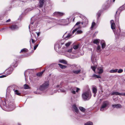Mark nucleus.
Instances as JSON below:
<instances>
[{"label":"nucleus","instance_id":"f257e3e1","mask_svg":"<svg viewBox=\"0 0 125 125\" xmlns=\"http://www.w3.org/2000/svg\"><path fill=\"white\" fill-rule=\"evenodd\" d=\"M125 9V6L123 5L122 6L120 7L117 10L116 12V15L115 16V21L117 20L118 21V19L117 17H119V15L120 12L123 10Z\"/></svg>","mask_w":125,"mask_h":125},{"label":"nucleus","instance_id":"f03ea898","mask_svg":"<svg viewBox=\"0 0 125 125\" xmlns=\"http://www.w3.org/2000/svg\"><path fill=\"white\" fill-rule=\"evenodd\" d=\"M82 96L83 99L85 100H89L91 97L90 93L88 92L83 93L82 94Z\"/></svg>","mask_w":125,"mask_h":125},{"label":"nucleus","instance_id":"7ed1b4c3","mask_svg":"<svg viewBox=\"0 0 125 125\" xmlns=\"http://www.w3.org/2000/svg\"><path fill=\"white\" fill-rule=\"evenodd\" d=\"M49 85V81L45 82L42 85L40 86L39 87L40 89L41 90H43L47 88Z\"/></svg>","mask_w":125,"mask_h":125},{"label":"nucleus","instance_id":"20e7f679","mask_svg":"<svg viewBox=\"0 0 125 125\" xmlns=\"http://www.w3.org/2000/svg\"><path fill=\"white\" fill-rule=\"evenodd\" d=\"M109 104V102L107 101H106L104 102L102 105L100 110L102 111L104 110L103 109L105 108Z\"/></svg>","mask_w":125,"mask_h":125},{"label":"nucleus","instance_id":"39448f33","mask_svg":"<svg viewBox=\"0 0 125 125\" xmlns=\"http://www.w3.org/2000/svg\"><path fill=\"white\" fill-rule=\"evenodd\" d=\"M13 70V69L11 67L9 68L6 70L4 74L7 76L11 74Z\"/></svg>","mask_w":125,"mask_h":125},{"label":"nucleus","instance_id":"423d86ee","mask_svg":"<svg viewBox=\"0 0 125 125\" xmlns=\"http://www.w3.org/2000/svg\"><path fill=\"white\" fill-rule=\"evenodd\" d=\"M9 28L12 31H14L18 29L19 27L16 24H12L9 26Z\"/></svg>","mask_w":125,"mask_h":125},{"label":"nucleus","instance_id":"0eeeda50","mask_svg":"<svg viewBox=\"0 0 125 125\" xmlns=\"http://www.w3.org/2000/svg\"><path fill=\"white\" fill-rule=\"evenodd\" d=\"M111 23V27L112 30L115 29V25L114 22V21L113 20H111L110 21Z\"/></svg>","mask_w":125,"mask_h":125},{"label":"nucleus","instance_id":"6e6552de","mask_svg":"<svg viewBox=\"0 0 125 125\" xmlns=\"http://www.w3.org/2000/svg\"><path fill=\"white\" fill-rule=\"evenodd\" d=\"M112 106L113 108H121L122 107V105L120 104H113Z\"/></svg>","mask_w":125,"mask_h":125},{"label":"nucleus","instance_id":"1a4fd4ad","mask_svg":"<svg viewBox=\"0 0 125 125\" xmlns=\"http://www.w3.org/2000/svg\"><path fill=\"white\" fill-rule=\"evenodd\" d=\"M9 107L12 110L14 108V103L12 102H10L8 104Z\"/></svg>","mask_w":125,"mask_h":125},{"label":"nucleus","instance_id":"9d476101","mask_svg":"<svg viewBox=\"0 0 125 125\" xmlns=\"http://www.w3.org/2000/svg\"><path fill=\"white\" fill-rule=\"evenodd\" d=\"M45 2L44 0H39V7L40 8L42 7L43 6Z\"/></svg>","mask_w":125,"mask_h":125},{"label":"nucleus","instance_id":"9b49d317","mask_svg":"<svg viewBox=\"0 0 125 125\" xmlns=\"http://www.w3.org/2000/svg\"><path fill=\"white\" fill-rule=\"evenodd\" d=\"M38 45L39 44H37L35 45L34 47L33 50V48H31L30 49V50L31 51V52H30V54H32V53L34 52V51L37 48L38 46Z\"/></svg>","mask_w":125,"mask_h":125},{"label":"nucleus","instance_id":"f8f14e48","mask_svg":"<svg viewBox=\"0 0 125 125\" xmlns=\"http://www.w3.org/2000/svg\"><path fill=\"white\" fill-rule=\"evenodd\" d=\"M54 15L59 16H62L63 15L64 13L62 12H54Z\"/></svg>","mask_w":125,"mask_h":125},{"label":"nucleus","instance_id":"ddd939ff","mask_svg":"<svg viewBox=\"0 0 125 125\" xmlns=\"http://www.w3.org/2000/svg\"><path fill=\"white\" fill-rule=\"evenodd\" d=\"M73 108L75 110V111L76 113H78L79 112V110L78 108L76 106L75 104H74L73 106Z\"/></svg>","mask_w":125,"mask_h":125},{"label":"nucleus","instance_id":"4468645a","mask_svg":"<svg viewBox=\"0 0 125 125\" xmlns=\"http://www.w3.org/2000/svg\"><path fill=\"white\" fill-rule=\"evenodd\" d=\"M28 50L26 48H24L22 49L20 52V53H25L28 52Z\"/></svg>","mask_w":125,"mask_h":125},{"label":"nucleus","instance_id":"2eb2a0df","mask_svg":"<svg viewBox=\"0 0 125 125\" xmlns=\"http://www.w3.org/2000/svg\"><path fill=\"white\" fill-rule=\"evenodd\" d=\"M18 65V62L17 61H14L11 64V66L14 67L17 66Z\"/></svg>","mask_w":125,"mask_h":125},{"label":"nucleus","instance_id":"dca6fc26","mask_svg":"<svg viewBox=\"0 0 125 125\" xmlns=\"http://www.w3.org/2000/svg\"><path fill=\"white\" fill-rule=\"evenodd\" d=\"M81 71V70H79L76 71L73 70V71L72 73H74L75 74H78Z\"/></svg>","mask_w":125,"mask_h":125},{"label":"nucleus","instance_id":"f3484780","mask_svg":"<svg viewBox=\"0 0 125 125\" xmlns=\"http://www.w3.org/2000/svg\"><path fill=\"white\" fill-rule=\"evenodd\" d=\"M121 93H119L117 92H114L113 93H112L111 94L112 95H121Z\"/></svg>","mask_w":125,"mask_h":125},{"label":"nucleus","instance_id":"a211bd4d","mask_svg":"<svg viewBox=\"0 0 125 125\" xmlns=\"http://www.w3.org/2000/svg\"><path fill=\"white\" fill-rule=\"evenodd\" d=\"M97 89L96 87L93 88V92L94 94H96L97 92Z\"/></svg>","mask_w":125,"mask_h":125},{"label":"nucleus","instance_id":"6ab92c4d","mask_svg":"<svg viewBox=\"0 0 125 125\" xmlns=\"http://www.w3.org/2000/svg\"><path fill=\"white\" fill-rule=\"evenodd\" d=\"M98 69L99 70L98 73L99 74H101L103 72V70L102 68H101L100 67L98 68Z\"/></svg>","mask_w":125,"mask_h":125},{"label":"nucleus","instance_id":"aec40b11","mask_svg":"<svg viewBox=\"0 0 125 125\" xmlns=\"http://www.w3.org/2000/svg\"><path fill=\"white\" fill-rule=\"evenodd\" d=\"M58 65L61 68V69H65L67 67V66L66 65H62L61 64H60V63L58 64Z\"/></svg>","mask_w":125,"mask_h":125},{"label":"nucleus","instance_id":"412c9836","mask_svg":"<svg viewBox=\"0 0 125 125\" xmlns=\"http://www.w3.org/2000/svg\"><path fill=\"white\" fill-rule=\"evenodd\" d=\"M79 109L82 112L84 113L85 111V109L83 107L80 106L79 107Z\"/></svg>","mask_w":125,"mask_h":125},{"label":"nucleus","instance_id":"4be33fe9","mask_svg":"<svg viewBox=\"0 0 125 125\" xmlns=\"http://www.w3.org/2000/svg\"><path fill=\"white\" fill-rule=\"evenodd\" d=\"M118 70L117 69H116L115 70H111L109 72L110 73H115Z\"/></svg>","mask_w":125,"mask_h":125},{"label":"nucleus","instance_id":"5701e85b","mask_svg":"<svg viewBox=\"0 0 125 125\" xmlns=\"http://www.w3.org/2000/svg\"><path fill=\"white\" fill-rule=\"evenodd\" d=\"M44 72V71H43L41 72L37 73V76L38 77L41 76L42 75Z\"/></svg>","mask_w":125,"mask_h":125},{"label":"nucleus","instance_id":"b1692460","mask_svg":"<svg viewBox=\"0 0 125 125\" xmlns=\"http://www.w3.org/2000/svg\"><path fill=\"white\" fill-rule=\"evenodd\" d=\"M93 42L94 44H96L97 45H98L99 43V41L98 39H96L95 40L93 41Z\"/></svg>","mask_w":125,"mask_h":125},{"label":"nucleus","instance_id":"393cba45","mask_svg":"<svg viewBox=\"0 0 125 125\" xmlns=\"http://www.w3.org/2000/svg\"><path fill=\"white\" fill-rule=\"evenodd\" d=\"M84 125H93V123L91 122H89L86 123Z\"/></svg>","mask_w":125,"mask_h":125},{"label":"nucleus","instance_id":"a878e982","mask_svg":"<svg viewBox=\"0 0 125 125\" xmlns=\"http://www.w3.org/2000/svg\"><path fill=\"white\" fill-rule=\"evenodd\" d=\"M95 25L96 24L95 22H93L92 24L91 28L92 29H93Z\"/></svg>","mask_w":125,"mask_h":125},{"label":"nucleus","instance_id":"bb28decb","mask_svg":"<svg viewBox=\"0 0 125 125\" xmlns=\"http://www.w3.org/2000/svg\"><path fill=\"white\" fill-rule=\"evenodd\" d=\"M60 62L61 63H63L64 64H67V62L66 61H65L64 60H61Z\"/></svg>","mask_w":125,"mask_h":125},{"label":"nucleus","instance_id":"cd10ccee","mask_svg":"<svg viewBox=\"0 0 125 125\" xmlns=\"http://www.w3.org/2000/svg\"><path fill=\"white\" fill-rule=\"evenodd\" d=\"M24 88L25 89H27L29 88V86L27 84H25L24 85Z\"/></svg>","mask_w":125,"mask_h":125},{"label":"nucleus","instance_id":"c85d7f7f","mask_svg":"<svg viewBox=\"0 0 125 125\" xmlns=\"http://www.w3.org/2000/svg\"><path fill=\"white\" fill-rule=\"evenodd\" d=\"M14 92L15 94L17 95H20L21 94L19 92V91L17 90H15L14 91Z\"/></svg>","mask_w":125,"mask_h":125},{"label":"nucleus","instance_id":"c756f323","mask_svg":"<svg viewBox=\"0 0 125 125\" xmlns=\"http://www.w3.org/2000/svg\"><path fill=\"white\" fill-rule=\"evenodd\" d=\"M105 46L106 44L105 43H103L102 44V48L103 49L105 47Z\"/></svg>","mask_w":125,"mask_h":125},{"label":"nucleus","instance_id":"7c9ffc66","mask_svg":"<svg viewBox=\"0 0 125 125\" xmlns=\"http://www.w3.org/2000/svg\"><path fill=\"white\" fill-rule=\"evenodd\" d=\"M101 11L100 10L98 12V13L97 14V15L98 17H99L100 16L101 14Z\"/></svg>","mask_w":125,"mask_h":125},{"label":"nucleus","instance_id":"2f4dec72","mask_svg":"<svg viewBox=\"0 0 125 125\" xmlns=\"http://www.w3.org/2000/svg\"><path fill=\"white\" fill-rule=\"evenodd\" d=\"M91 68L92 70L95 72L96 68V67L95 66H91Z\"/></svg>","mask_w":125,"mask_h":125},{"label":"nucleus","instance_id":"473e14b6","mask_svg":"<svg viewBox=\"0 0 125 125\" xmlns=\"http://www.w3.org/2000/svg\"><path fill=\"white\" fill-rule=\"evenodd\" d=\"M93 76L94 77H96L97 78H101V77L99 75H96V74H94L93 75Z\"/></svg>","mask_w":125,"mask_h":125},{"label":"nucleus","instance_id":"72a5a7b5","mask_svg":"<svg viewBox=\"0 0 125 125\" xmlns=\"http://www.w3.org/2000/svg\"><path fill=\"white\" fill-rule=\"evenodd\" d=\"M71 43V42H69L66 43L65 44V45L67 47H68L70 45Z\"/></svg>","mask_w":125,"mask_h":125},{"label":"nucleus","instance_id":"f704fd0d","mask_svg":"<svg viewBox=\"0 0 125 125\" xmlns=\"http://www.w3.org/2000/svg\"><path fill=\"white\" fill-rule=\"evenodd\" d=\"M79 47L78 45H75L73 46V48L75 50L77 49Z\"/></svg>","mask_w":125,"mask_h":125},{"label":"nucleus","instance_id":"c9c22d12","mask_svg":"<svg viewBox=\"0 0 125 125\" xmlns=\"http://www.w3.org/2000/svg\"><path fill=\"white\" fill-rule=\"evenodd\" d=\"M123 71V70L122 69H120L117 71L118 73H122Z\"/></svg>","mask_w":125,"mask_h":125},{"label":"nucleus","instance_id":"e433bc0d","mask_svg":"<svg viewBox=\"0 0 125 125\" xmlns=\"http://www.w3.org/2000/svg\"><path fill=\"white\" fill-rule=\"evenodd\" d=\"M77 32L78 33L80 34L82 33L83 32V31L81 30H79L77 31Z\"/></svg>","mask_w":125,"mask_h":125},{"label":"nucleus","instance_id":"4c0bfd02","mask_svg":"<svg viewBox=\"0 0 125 125\" xmlns=\"http://www.w3.org/2000/svg\"><path fill=\"white\" fill-rule=\"evenodd\" d=\"M101 49V46L99 45H98L96 48V49L97 50H100Z\"/></svg>","mask_w":125,"mask_h":125},{"label":"nucleus","instance_id":"58836bf2","mask_svg":"<svg viewBox=\"0 0 125 125\" xmlns=\"http://www.w3.org/2000/svg\"><path fill=\"white\" fill-rule=\"evenodd\" d=\"M73 49V48H71V49L69 50L68 51V52H72V50Z\"/></svg>","mask_w":125,"mask_h":125},{"label":"nucleus","instance_id":"ea45409f","mask_svg":"<svg viewBox=\"0 0 125 125\" xmlns=\"http://www.w3.org/2000/svg\"><path fill=\"white\" fill-rule=\"evenodd\" d=\"M7 76L5 75H2V76H0V78H2L4 77H5Z\"/></svg>","mask_w":125,"mask_h":125},{"label":"nucleus","instance_id":"a19ab883","mask_svg":"<svg viewBox=\"0 0 125 125\" xmlns=\"http://www.w3.org/2000/svg\"><path fill=\"white\" fill-rule=\"evenodd\" d=\"M32 42V43H35V42L36 41H35L34 40H33V39H31Z\"/></svg>","mask_w":125,"mask_h":125},{"label":"nucleus","instance_id":"79ce46f5","mask_svg":"<svg viewBox=\"0 0 125 125\" xmlns=\"http://www.w3.org/2000/svg\"><path fill=\"white\" fill-rule=\"evenodd\" d=\"M76 92H78L79 91V90H80V89L78 88H76Z\"/></svg>","mask_w":125,"mask_h":125},{"label":"nucleus","instance_id":"37998d69","mask_svg":"<svg viewBox=\"0 0 125 125\" xmlns=\"http://www.w3.org/2000/svg\"><path fill=\"white\" fill-rule=\"evenodd\" d=\"M81 23V22H78L76 23V24L75 25H77Z\"/></svg>","mask_w":125,"mask_h":125},{"label":"nucleus","instance_id":"c03bdc74","mask_svg":"<svg viewBox=\"0 0 125 125\" xmlns=\"http://www.w3.org/2000/svg\"><path fill=\"white\" fill-rule=\"evenodd\" d=\"M71 36V35L69 34L66 37V38H69Z\"/></svg>","mask_w":125,"mask_h":125},{"label":"nucleus","instance_id":"a18cd8bd","mask_svg":"<svg viewBox=\"0 0 125 125\" xmlns=\"http://www.w3.org/2000/svg\"><path fill=\"white\" fill-rule=\"evenodd\" d=\"M10 21H11V20H10V19H8V20H7L6 21V22H9Z\"/></svg>","mask_w":125,"mask_h":125},{"label":"nucleus","instance_id":"49530a36","mask_svg":"<svg viewBox=\"0 0 125 125\" xmlns=\"http://www.w3.org/2000/svg\"><path fill=\"white\" fill-rule=\"evenodd\" d=\"M121 95H123L125 96V93H121Z\"/></svg>","mask_w":125,"mask_h":125},{"label":"nucleus","instance_id":"de8ad7c7","mask_svg":"<svg viewBox=\"0 0 125 125\" xmlns=\"http://www.w3.org/2000/svg\"><path fill=\"white\" fill-rule=\"evenodd\" d=\"M72 93L73 94H75V92L74 90L72 91Z\"/></svg>","mask_w":125,"mask_h":125},{"label":"nucleus","instance_id":"09e8293b","mask_svg":"<svg viewBox=\"0 0 125 125\" xmlns=\"http://www.w3.org/2000/svg\"><path fill=\"white\" fill-rule=\"evenodd\" d=\"M36 33L37 34L38 36H39L40 34V33L39 32H36Z\"/></svg>","mask_w":125,"mask_h":125},{"label":"nucleus","instance_id":"8fccbe9b","mask_svg":"<svg viewBox=\"0 0 125 125\" xmlns=\"http://www.w3.org/2000/svg\"><path fill=\"white\" fill-rule=\"evenodd\" d=\"M85 23L86 25L88 23V21L87 20V21L85 22Z\"/></svg>","mask_w":125,"mask_h":125},{"label":"nucleus","instance_id":"3c124183","mask_svg":"<svg viewBox=\"0 0 125 125\" xmlns=\"http://www.w3.org/2000/svg\"><path fill=\"white\" fill-rule=\"evenodd\" d=\"M78 28H76V29H75L74 30V31H75V32L78 29Z\"/></svg>","mask_w":125,"mask_h":125},{"label":"nucleus","instance_id":"603ef678","mask_svg":"<svg viewBox=\"0 0 125 125\" xmlns=\"http://www.w3.org/2000/svg\"><path fill=\"white\" fill-rule=\"evenodd\" d=\"M78 28H76V29H75L74 30V31H75V32L78 29Z\"/></svg>","mask_w":125,"mask_h":125},{"label":"nucleus","instance_id":"864d4df0","mask_svg":"<svg viewBox=\"0 0 125 125\" xmlns=\"http://www.w3.org/2000/svg\"><path fill=\"white\" fill-rule=\"evenodd\" d=\"M8 27H6L5 28H4L3 29L5 30V29H8Z\"/></svg>","mask_w":125,"mask_h":125},{"label":"nucleus","instance_id":"5fc2aeb1","mask_svg":"<svg viewBox=\"0 0 125 125\" xmlns=\"http://www.w3.org/2000/svg\"><path fill=\"white\" fill-rule=\"evenodd\" d=\"M75 32V31H74V30H73V31H72V33L73 34Z\"/></svg>","mask_w":125,"mask_h":125},{"label":"nucleus","instance_id":"6e6d98bb","mask_svg":"<svg viewBox=\"0 0 125 125\" xmlns=\"http://www.w3.org/2000/svg\"><path fill=\"white\" fill-rule=\"evenodd\" d=\"M83 23H84L83 22L81 23L82 24V25H83Z\"/></svg>","mask_w":125,"mask_h":125},{"label":"nucleus","instance_id":"4d7b16f0","mask_svg":"<svg viewBox=\"0 0 125 125\" xmlns=\"http://www.w3.org/2000/svg\"><path fill=\"white\" fill-rule=\"evenodd\" d=\"M27 54V55H26V56H25L26 57H27V56H28V55H28V54Z\"/></svg>","mask_w":125,"mask_h":125},{"label":"nucleus","instance_id":"13d9d810","mask_svg":"<svg viewBox=\"0 0 125 125\" xmlns=\"http://www.w3.org/2000/svg\"><path fill=\"white\" fill-rule=\"evenodd\" d=\"M115 0H113V2H114L115 1Z\"/></svg>","mask_w":125,"mask_h":125},{"label":"nucleus","instance_id":"bf43d9fd","mask_svg":"<svg viewBox=\"0 0 125 125\" xmlns=\"http://www.w3.org/2000/svg\"><path fill=\"white\" fill-rule=\"evenodd\" d=\"M59 87V85H58L57 86V87Z\"/></svg>","mask_w":125,"mask_h":125},{"label":"nucleus","instance_id":"052dcab7","mask_svg":"<svg viewBox=\"0 0 125 125\" xmlns=\"http://www.w3.org/2000/svg\"><path fill=\"white\" fill-rule=\"evenodd\" d=\"M65 92V91L64 90H63V91H62V92Z\"/></svg>","mask_w":125,"mask_h":125},{"label":"nucleus","instance_id":"680f3d73","mask_svg":"<svg viewBox=\"0 0 125 125\" xmlns=\"http://www.w3.org/2000/svg\"><path fill=\"white\" fill-rule=\"evenodd\" d=\"M74 19H73V21L74 20Z\"/></svg>","mask_w":125,"mask_h":125}]
</instances>
